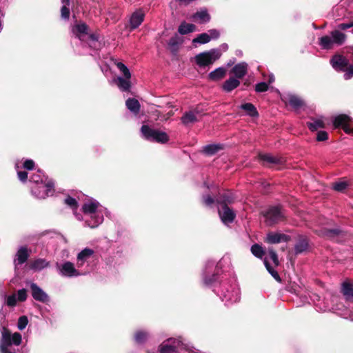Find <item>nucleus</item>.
<instances>
[{
  "label": "nucleus",
  "mask_w": 353,
  "mask_h": 353,
  "mask_svg": "<svg viewBox=\"0 0 353 353\" xmlns=\"http://www.w3.org/2000/svg\"><path fill=\"white\" fill-rule=\"evenodd\" d=\"M141 132L144 139L151 142L163 144L170 139L166 132L152 128L148 125H143L141 128Z\"/></svg>",
  "instance_id": "obj_1"
},
{
  "label": "nucleus",
  "mask_w": 353,
  "mask_h": 353,
  "mask_svg": "<svg viewBox=\"0 0 353 353\" xmlns=\"http://www.w3.org/2000/svg\"><path fill=\"white\" fill-rule=\"evenodd\" d=\"M220 57L221 53L218 50L212 49L196 54L194 59L196 65L201 68H204L212 65Z\"/></svg>",
  "instance_id": "obj_2"
},
{
  "label": "nucleus",
  "mask_w": 353,
  "mask_h": 353,
  "mask_svg": "<svg viewBox=\"0 0 353 353\" xmlns=\"http://www.w3.org/2000/svg\"><path fill=\"white\" fill-rule=\"evenodd\" d=\"M268 225H275L285 219L283 210L280 205L271 206L266 211L262 212Z\"/></svg>",
  "instance_id": "obj_3"
},
{
  "label": "nucleus",
  "mask_w": 353,
  "mask_h": 353,
  "mask_svg": "<svg viewBox=\"0 0 353 353\" xmlns=\"http://www.w3.org/2000/svg\"><path fill=\"white\" fill-rule=\"evenodd\" d=\"M320 235L327 239L340 242L347 236V232L340 228L332 229L323 228L321 230Z\"/></svg>",
  "instance_id": "obj_4"
},
{
  "label": "nucleus",
  "mask_w": 353,
  "mask_h": 353,
  "mask_svg": "<svg viewBox=\"0 0 353 353\" xmlns=\"http://www.w3.org/2000/svg\"><path fill=\"white\" fill-rule=\"evenodd\" d=\"M218 214L221 221L225 224L232 223L236 218L234 211L227 205L221 206V208L218 209Z\"/></svg>",
  "instance_id": "obj_5"
},
{
  "label": "nucleus",
  "mask_w": 353,
  "mask_h": 353,
  "mask_svg": "<svg viewBox=\"0 0 353 353\" xmlns=\"http://www.w3.org/2000/svg\"><path fill=\"white\" fill-rule=\"evenodd\" d=\"M258 157L263 165L266 166L283 165L285 163V159L283 157L273 156L270 154H259Z\"/></svg>",
  "instance_id": "obj_6"
},
{
  "label": "nucleus",
  "mask_w": 353,
  "mask_h": 353,
  "mask_svg": "<svg viewBox=\"0 0 353 353\" xmlns=\"http://www.w3.org/2000/svg\"><path fill=\"white\" fill-rule=\"evenodd\" d=\"M281 99L295 110H299L305 105L302 98L296 94H289Z\"/></svg>",
  "instance_id": "obj_7"
},
{
  "label": "nucleus",
  "mask_w": 353,
  "mask_h": 353,
  "mask_svg": "<svg viewBox=\"0 0 353 353\" xmlns=\"http://www.w3.org/2000/svg\"><path fill=\"white\" fill-rule=\"evenodd\" d=\"M332 67L339 71H346L348 66L347 59L343 55L336 54L330 60Z\"/></svg>",
  "instance_id": "obj_8"
},
{
  "label": "nucleus",
  "mask_w": 353,
  "mask_h": 353,
  "mask_svg": "<svg viewBox=\"0 0 353 353\" xmlns=\"http://www.w3.org/2000/svg\"><path fill=\"white\" fill-rule=\"evenodd\" d=\"M290 240L291 237L289 235L277 232H269L267 234L265 242L270 244H276L281 242H288Z\"/></svg>",
  "instance_id": "obj_9"
},
{
  "label": "nucleus",
  "mask_w": 353,
  "mask_h": 353,
  "mask_svg": "<svg viewBox=\"0 0 353 353\" xmlns=\"http://www.w3.org/2000/svg\"><path fill=\"white\" fill-rule=\"evenodd\" d=\"M309 249V239L305 235H299L296 243L294 245V252L296 255L302 254Z\"/></svg>",
  "instance_id": "obj_10"
},
{
  "label": "nucleus",
  "mask_w": 353,
  "mask_h": 353,
  "mask_svg": "<svg viewBox=\"0 0 353 353\" xmlns=\"http://www.w3.org/2000/svg\"><path fill=\"white\" fill-rule=\"evenodd\" d=\"M30 290L32 292V296L36 301L46 303L49 300V297L48 294L36 283H32L30 285Z\"/></svg>",
  "instance_id": "obj_11"
},
{
  "label": "nucleus",
  "mask_w": 353,
  "mask_h": 353,
  "mask_svg": "<svg viewBox=\"0 0 353 353\" xmlns=\"http://www.w3.org/2000/svg\"><path fill=\"white\" fill-rule=\"evenodd\" d=\"M60 272L62 276L66 277L77 276L80 274L79 271L74 268V264L70 261H67L61 265Z\"/></svg>",
  "instance_id": "obj_12"
},
{
  "label": "nucleus",
  "mask_w": 353,
  "mask_h": 353,
  "mask_svg": "<svg viewBox=\"0 0 353 353\" xmlns=\"http://www.w3.org/2000/svg\"><path fill=\"white\" fill-rule=\"evenodd\" d=\"M248 72V64L241 62L236 64L230 70V73L234 74V77L238 79L243 78Z\"/></svg>",
  "instance_id": "obj_13"
},
{
  "label": "nucleus",
  "mask_w": 353,
  "mask_h": 353,
  "mask_svg": "<svg viewBox=\"0 0 353 353\" xmlns=\"http://www.w3.org/2000/svg\"><path fill=\"white\" fill-rule=\"evenodd\" d=\"M144 17L145 14L141 10L133 12L130 20V29L134 30L137 28L143 21Z\"/></svg>",
  "instance_id": "obj_14"
},
{
  "label": "nucleus",
  "mask_w": 353,
  "mask_h": 353,
  "mask_svg": "<svg viewBox=\"0 0 353 353\" xmlns=\"http://www.w3.org/2000/svg\"><path fill=\"white\" fill-rule=\"evenodd\" d=\"M29 256L30 252L28 248L26 246L21 247L16 254V259H14L15 265H22L25 263Z\"/></svg>",
  "instance_id": "obj_15"
},
{
  "label": "nucleus",
  "mask_w": 353,
  "mask_h": 353,
  "mask_svg": "<svg viewBox=\"0 0 353 353\" xmlns=\"http://www.w3.org/2000/svg\"><path fill=\"white\" fill-rule=\"evenodd\" d=\"M183 43V39L175 34L172 37L168 44L172 53L176 54L179 50V46Z\"/></svg>",
  "instance_id": "obj_16"
},
{
  "label": "nucleus",
  "mask_w": 353,
  "mask_h": 353,
  "mask_svg": "<svg viewBox=\"0 0 353 353\" xmlns=\"http://www.w3.org/2000/svg\"><path fill=\"white\" fill-rule=\"evenodd\" d=\"M227 73V70L223 67H219L209 73L208 78L212 81H219L223 79Z\"/></svg>",
  "instance_id": "obj_17"
},
{
  "label": "nucleus",
  "mask_w": 353,
  "mask_h": 353,
  "mask_svg": "<svg viewBox=\"0 0 353 353\" xmlns=\"http://www.w3.org/2000/svg\"><path fill=\"white\" fill-rule=\"evenodd\" d=\"M341 293L345 296L347 301L353 303V284L348 282L345 281L341 285Z\"/></svg>",
  "instance_id": "obj_18"
},
{
  "label": "nucleus",
  "mask_w": 353,
  "mask_h": 353,
  "mask_svg": "<svg viewBox=\"0 0 353 353\" xmlns=\"http://www.w3.org/2000/svg\"><path fill=\"white\" fill-rule=\"evenodd\" d=\"M240 81L234 77H230L222 85V89L225 92H230L240 85Z\"/></svg>",
  "instance_id": "obj_19"
},
{
  "label": "nucleus",
  "mask_w": 353,
  "mask_h": 353,
  "mask_svg": "<svg viewBox=\"0 0 353 353\" xmlns=\"http://www.w3.org/2000/svg\"><path fill=\"white\" fill-rule=\"evenodd\" d=\"M352 121V119L347 114H339L336 117L333 121V125L334 128H343L347 125V123H350Z\"/></svg>",
  "instance_id": "obj_20"
},
{
  "label": "nucleus",
  "mask_w": 353,
  "mask_h": 353,
  "mask_svg": "<svg viewBox=\"0 0 353 353\" xmlns=\"http://www.w3.org/2000/svg\"><path fill=\"white\" fill-rule=\"evenodd\" d=\"M49 265V262L44 259H37L29 263V268L35 272L41 271Z\"/></svg>",
  "instance_id": "obj_21"
},
{
  "label": "nucleus",
  "mask_w": 353,
  "mask_h": 353,
  "mask_svg": "<svg viewBox=\"0 0 353 353\" xmlns=\"http://www.w3.org/2000/svg\"><path fill=\"white\" fill-rule=\"evenodd\" d=\"M234 201V197L231 192H224L220 194L219 197L216 199V203L221 206L232 203Z\"/></svg>",
  "instance_id": "obj_22"
},
{
  "label": "nucleus",
  "mask_w": 353,
  "mask_h": 353,
  "mask_svg": "<svg viewBox=\"0 0 353 353\" xmlns=\"http://www.w3.org/2000/svg\"><path fill=\"white\" fill-rule=\"evenodd\" d=\"M193 19L199 23H205L210 21V15L207 10L196 12L193 14Z\"/></svg>",
  "instance_id": "obj_23"
},
{
  "label": "nucleus",
  "mask_w": 353,
  "mask_h": 353,
  "mask_svg": "<svg viewBox=\"0 0 353 353\" xmlns=\"http://www.w3.org/2000/svg\"><path fill=\"white\" fill-rule=\"evenodd\" d=\"M181 123L184 125H188L190 123H194L198 121V119L194 115V112L188 111L185 112L181 118Z\"/></svg>",
  "instance_id": "obj_24"
},
{
  "label": "nucleus",
  "mask_w": 353,
  "mask_h": 353,
  "mask_svg": "<svg viewBox=\"0 0 353 353\" xmlns=\"http://www.w3.org/2000/svg\"><path fill=\"white\" fill-rule=\"evenodd\" d=\"M240 108L245 111L247 114L251 117H258L259 116L256 108L251 103H245Z\"/></svg>",
  "instance_id": "obj_25"
},
{
  "label": "nucleus",
  "mask_w": 353,
  "mask_h": 353,
  "mask_svg": "<svg viewBox=\"0 0 353 353\" xmlns=\"http://www.w3.org/2000/svg\"><path fill=\"white\" fill-rule=\"evenodd\" d=\"M330 34L333 43L339 46L342 45L346 39V35L338 30L332 31Z\"/></svg>",
  "instance_id": "obj_26"
},
{
  "label": "nucleus",
  "mask_w": 353,
  "mask_h": 353,
  "mask_svg": "<svg viewBox=\"0 0 353 353\" xmlns=\"http://www.w3.org/2000/svg\"><path fill=\"white\" fill-rule=\"evenodd\" d=\"M196 30L195 25L192 23H188L185 21L181 22L178 28V32L182 35L193 32Z\"/></svg>",
  "instance_id": "obj_27"
},
{
  "label": "nucleus",
  "mask_w": 353,
  "mask_h": 353,
  "mask_svg": "<svg viewBox=\"0 0 353 353\" xmlns=\"http://www.w3.org/2000/svg\"><path fill=\"white\" fill-rule=\"evenodd\" d=\"M127 108L132 112L137 114L140 111V103L139 101L134 98H129L125 101Z\"/></svg>",
  "instance_id": "obj_28"
},
{
  "label": "nucleus",
  "mask_w": 353,
  "mask_h": 353,
  "mask_svg": "<svg viewBox=\"0 0 353 353\" xmlns=\"http://www.w3.org/2000/svg\"><path fill=\"white\" fill-rule=\"evenodd\" d=\"M222 149L223 147L220 144H210L203 147V152L207 155L212 156Z\"/></svg>",
  "instance_id": "obj_29"
},
{
  "label": "nucleus",
  "mask_w": 353,
  "mask_h": 353,
  "mask_svg": "<svg viewBox=\"0 0 353 353\" xmlns=\"http://www.w3.org/2000/svg\"><path fill=\"white\" fill-rule=\"evenodd\" d=\"M117 85L122 91H128L131 87L130 79L119 77L117 78Z\"/></svg>",
  "instance_id": "obj_30"
},
{
  "label": "nucleus",
  "mask_w": 353,
  "mask_h": 353,
  "mask_svg": "<svg viewBox=\"0 0 353 353\" xmlns=\"http://www.w3.org/2000/svg\"><path fill=\"white\" fill-rule=\"evenodd\" d=\"M94 254L93 250L90 248H85L81 250L77 255V260L83 263Z\"/></svg>",
  "instance_id": "obj_31"
},
{
  "label": "nucleus",
  "mask_w": 353,
  "mask_h": 353,
  "mask_svg": "<svg viewBox=\"0 0 353 353\" xmlns=\"http://www.w3.org/2000/svg\"><path fill=\"white\" fill-rule=\"evenodd\" d=\"M334 43L332 41V37L329 36H323L321 38H320L319 45L322 47L323 49L329 50L332 48Z\"/></svg>",
  "instance_id": "obj_32"
},
{
  "label": "nucleus",
  "mask_w": 353,
  "mask_h": 353,
  "mask_svg": "<svg viewBox=\"0 0 353 353\" xmlns=\"http://www.w3.org/2000/svg\"><path fill=\"white\" fill-rule=\"evenodd\" d=\"M250 250L252 254L259 259H262L265 255V251L263 250L262 246L258 243L252 245Z\"/></svg>",
  "instance_id": "obj_33"
},
{
  "label": "nucleus",
  "mask_w": 353,
  "mask_h": 353,
  "mask_svg": "<svg viewBox=\"0 0 353 353\" xmlns=\"http://www.w3.org/2000/svg\"><path fill=\"white\" fill-rule=\"evenodd\" d=\"M98 205L99 203L95 202L85 203L82 207V210L85 214H93L96 212Z\"/></svg>",
  "instance_id": "obj_34"
},
{
  "label": "nucleus",
  "mask_w": 353,
  "mask_h": 353,
  "mask_svg": "<svg viewBox=\"0 0 353 353\" xmlns=\"http://www.w3.org/2000/svg\"><path fill=\"white\" fill-rule=\"evenodd\" d=\"M210 41V37L208 33H201L193 39L192 43L205 44Z\"/></svg>",
  "instance_id": "obj_35"
},
{
  "label": "nucleus",
  "mask_w": 353,
  "mask_h": 353,
  "mask_svg": "<svg viewBox=\"0 0 353 353\" xmlns=\"http://www.w3.org/2000/svg\"><path fill=\"white\" fill-rule=\"evenodd\" d=\"M264 265L268 271V272L272 276V277L278 282L281 283L282 281L281 278L280 277L277 271H276L270 264V263L267 261V259L264 260Z\"/></svg>",
  "instance_id": "obj_36"
},
{
  "label": "nucleus",
  "mask_w": 353,
  "mask_h": 353,
  "mask_svg": "<svg viewBox=\"0 0 353 353\" xmlns=\"http://www.w3.org/2000/svg\"><path fill=\"white\" fill-rule=\"evenodd\" d=\"M148 337V333L143 330H138L134 334V340L137 343H145Z\"/></svg>",
  "instance_id": "obj_37"
},
{
  "label": "nucleus",
  "mask_w": 353,
  "mask_h": 353,
  "mask_svg": "<svg viewBox=\"0 0 353 353\" xmlns=\"http://www.w3.org/2000/svg\"><path fill=\"white\" fill-rule=\"evenodd\" d=\"M2 337L1 339V342L6 343V345H12V335L11 332L8 329L3 327L1 331Z\"/></svg>",
  "instance_id": "obj_38"
},
{
  "label": "nucleus",
  "mask_w": 353,
  "mask_h": 353,
  "mask_svg": "<svg viewBox=\"0 0 353 353\" xmlns=\"http://www.w3.org/2000/svg\"><path fill=\"white\" fill-rule=\"evenodd\" d=\"M176 352V347L168 343H162L159 346L160 353H174Z\"/></svg>",
  "instance_id": "obj_39"
},
{
  "label": "nucleus",
  "mask_w": 353,
  "mask_h": 353,
  "mask_svg": "<svg viewBox=\"0 0 353 353\" xmlns=\"http://www.w3.org/2000/svg\"><path fill=\"white\" fill-rule=\"evenodd\" d=\"M307 126L311 131L314 132L319 128H324L325 123L321 120L316 119L312 123H307Z\"/></svg>",
  "instance_id": "obj_40"
},
{
  "label": "nucleus",
  "mask_w": 353,
  "mask_h": 353,
  "mask_svg": "<svg viewBox=\"0 0 353 353\" xmlns=\"http://www.w3.org/2000/svg\"><path fill=\"white\" fill-rule=\"evenodd\" d=\"M116 65L118 69L123 73L125 79H130L131 78L130 72L125 64L122 62H117Z\"/></svg>",
  "instance_id": "obj_41"
},
{
  "label": "nucleus",
  "mask_w": 353,
  "mask_h": 353,
  "mask_svg": "<svg viewBox=\"0 0 353 353\" xmlns=\"http://www.w3.org/2000/svg\"><path fill=\"white\" fill-rule=\"evenodd\" d=\"M219 277V274L217 273H214L210 276H205L203 279V283L205 285H211L214 283H215Z\"/></svg>",
  "instance_id": "obj_42"
},
{
  "label": "nucleus",
  "mask_w": 353,
  "mask_h": 353,
  "mask_svg": "<svg viewBox=\"0 0 353 353\" xmlns=\"http://www.w3.org/2000/svg\"><path fill=\"white\" fill-rule=\"evenodd\" d=\"M64 202L66 205L70 206L73 210H77L79 207L77 201L74 198H73L70 196H68L65 199Z\"/></svg>",
  "instance_id": "obj_43"
},
{
  "label": "nucleus",
  "mask_w": 353,
  "mask_h": 353,
  "mask_svg": "<svg viewBox=\"0 0 353 353\" xmlns=\"http://www.w3.org/2000/svg\"><path fill=\"white\" fill-rule=\"evenodd\" d=\"M347 186L348 183L346 181H339L332 184V188L337 192H343Z\"/></svg>",
  "instance_id": "obj_44"
},
{
  "label": "nucleus",
  "mask_w": 353,
  "mask_h": 353,
  "mask_svg": "<svg viewBox=\"0 0 353 353\" xmlns=\"http://www.w3.org/2000/svg\"><path fill=\"white\" fill-rule=\"evenodd\" d=\"M74 29L79 34H88L89 27L85 23H81L75 25Z\"/></svg>",
  "instance_id": "obj_45"
},
{
  "label": "nucleus",
  "mask_w": 353,
  "mask_h": 353,
  "mask_svg": "<svg viewBox=\"0 0 353 353\" xmlns=\"http://www.w3.org/2000/svg\"><path fill=\"white\" fill-rule=\"evenodd\" d=\"M202 201L203 205L208 207H211L215 202H216V199L215 200L212 196L210 194L203 195Z\"/></svg>",
  "instance_id": "obj_46"
},
{
  "label": "nucleus",
  "mask_w": 353,
  "mask_h": 353,
  "mask_svg": "<svg viewBox=\"0 0 353 353\" xmlns=\"http://www.w3.org/2000/svg\"><path fill=\"white\" fill-rule=\"evenodd\" d=\"M28 323V319L26 316H21L18 319L17 327L19 330H23L26 328Z\"/></svg>",
  "instance_id": "obj_47"
},
{
  "label": "nucleus",
  "mask_w": 353,
  "mask_h": 353,
  "mask_svg": "<svg viewBox=\"0 0 353 353\" xmlns=\"http://www.w3.org/2000/svg\"><path fill=\"white\" fill-rule=\"evenodd\" d=\"M268 254L275 266H278L279 265V261L276 251L272 248H269Z\"/></svg>",
  "instance_id": "obj_48"
},
{
  "label": "nucleus",
  "mask_w": 353,
  "mask_h": 353,
  "mask_svg": "<svg viewBox=\"0 0 353 353\" xmlns=\"http://www.w3.org/2000/svg\"><path fill=\"white\" fill-rule=\"evenodd\" d=\"M268 88H269V86L267 83L261 82V83L256 84L254 90L256 92H266L267 90H268Z\"/></svg>",
  "instance_id": "obj_49"
},
{
  "label": "nucleus",
  "mask_w": 353,
  "mask_h": 353,
  "mask_svg": "<svg viewBox=\"0 0 353 353\" xmlns=\"http://www.w3.org/2000/svg\"><path fill=\"white\" fill-rule=\"evenodd\" d=\"M328 133L326 132V131H324V130H320V131H318L317 133H316V141H327L328 139Z\"/></svg>",
  "instance_id": "obj_50"
},
{
  "label": "nucleus",
  "mask_w": 353,
  "mask_h": 353,
  "mask_svg": "<svg viewBox=\"0 0 353 353\" xmlns=\"http://www.w3.org/2000/svg\"><path fill=\"white\" fill-rule=\"evenodd\" d=\"M21 340H22V338H21V334L20 333L14 332L12 335V338H11L12 344H14L15 345H19L21 343Z\"/></svg>",
  "instance_id": "obj_51"
},
{
  "label": "nucleus",
  "mask_w": 353,
  "mask_h": 353,
  "mask_svg": "<svg viewBox=\"0 0 353 353\" xmlns=\"http://www.w3.org/2000/svg\"><path fill=\"white\" fill-rule=\"evenodd\" d=\"M70 12L69 7L63 6L61 8V18L65 20H68L70 18Z\"/></svg>",
  "instance_id": "obj_52"
},
{
  "label": "nucleus",
  "mask_w": 353,
  "mask_h": 353,
  "mask_svg": "<svg viewBox=\"0 0 353 353\" xmlns=\"http://www.w3.org/2000/svg\"><path fill=\"white\" fill-rule=\"evenodd\" d=\"M18 298L17 300L21 302H23L27 299V290L26 289L19 290L17 291Z\"/></svg>",
  "instance_id": "obj_53"
},
{
  "label": "nucleus",
  "mask_w": 353,
  "mask_h": 353,
  "mask_svg": "<svg viewBox=\"0 0 353 353\" xmlns=\"http://www.w3.org/2000/svg\"><path fill=\"white\" fill-rule=\"evenodd\" d=\"M17 299L14 294L8 296L6 299V304L9 307H14L17 305Z\"/></svg>",
  "instance_id": "obj_54"
},
{
  "label": "nucleus",
  "mask_w": 353,
  "mask_h": 353,
  "mask_svg": "<svg viewBox=\"0 0 353 353\" xmlns=\"http://www.w3.org/2000/svg\"><path fill=\"white\" fill-rule=\"evenodd\" d=\"M35 163L32 159H27L23 162V167L28 170H32L34 168Z\"/></svg>",
  "instance_id": "obj_55"
},
{
  "label": "nucleus",
  "mask_w": 353,
  "mask_h": 353,
  "mask_svg": "<svg viewBox=\"0 0 353 353\" xmlns=\"http://www.w3.org/2000/svg\"><path fill=\"white\" fill-rule=\"evenodd\" d=\"M339 29L345 30L346 29L353 28V20L349 23H342L338 25Z\"/></svg>",
  "instance_id": "obj_56"
},
{
  "label": "nucleus",
  "mask_w": 353,
  "mask_h": 353,
  "mask_svg": "<svg viewBox=\"0 0 353 353\" xmlns=\"http://www.w3.org/2000/svg\"><path fill=\"white\" fill-rule=\"evenodd\" d=\"M17 175L19 180L22 182H26L28 179V172L26 171H19Z\"/></svg>",
  "instance_id": "obj_57"
},
{
  "label": "nucleus",
  "mask_w": 353,
  "mask_h": 353,
  "mask_svg": "<svg viewBox=\"0 0 353 353\" xmlns=\"http://www.w3.org/2000/svg\"><path fill=\"white\" fill-rule=\"evenodd\" d=\"M209 33L210 34H208L210 37V39H218L220 36V32L216 29L210 30Z\"/></svg>",
  "instance_id": "obj_58"
},
{
  "label": "nucleus",
  "mask_w": 353,
  "mask_h": 353,
  "mask_svg": "<svg viewBox=\"0 0 353 353\" xmlns=\"http://www.w3.org/2000/svg\"><path fill=\"white\" fill-rule=\"evenodd\" d=\"M346 73L345 74L344 77L345 79H350L353 77V65H350L349 67H347L346 70Z\"/></svg>",
  "instance_id": "obj_59"
},
{
  "label": "nucleus",
  "mask_w": 353,
  "mask_h": 353,
  "mask_svg": "<svg viewBox=\"0 0 353 353\" xmlns=\"http://www.w3.org/2000/svg\"><path fill=\"white\" fill-rule=\"evenodd\" d=\"M11 345H6V343L1 342L0 344V350L1 353H8L10 352L8 350V347L10 346Z\"/></svg>",
  "instance_id": "obj_60"
},
{
  "label": "nucleus",
  "mask_w": 353,
  "mask_h": 353,
  "mask_svg": "<svg viewBox=\"0 0 353 353\" xmlns=\"http://www.w3.org/2000/svg\"><path fill=\"white\" fill-rule=\"evenodd\" d=\"M30 181L39 183L40 181H42V179L39 174H33L30 178Z\"/></svg>",
  "instance_id": "obj_61"
},
{
  "label": "nucleus",
  "mask_w": 353,
  "mask_h": 353,
  "mask_svg": "<svg viewBox=\"0 0 353 353\" xmlns=\"http://www.w3.org/2000/svg\"><path fill=\"white\" fill-rule=\"evenodd\" d=\"M342 129L346 134H351L352 128L350 127L349 123H347V125L344 126Z\"/></svg>",
  "instance_id": "obj_62"
},
{
  "label": "nucleus",
  "mask_w": 353,
  "mask_h": 353,
  "mask_svg": "<svg viewBox=\"0 0 353 353\" xmlns=\"http://www.w3.org/2000/svg\"><path fill=\"white\" fill-rule=\"evenodd\" d=\"M190 111L194 112V115H196V117H197V115H199L201 113V110H199V108L198 107H196V108H194V110H190Z\"/></svg>",
  "instance_id": "obj_63"
},
{
  "label": "nucleus",
  "mask_w": 353,
  "mask_h": 353,
  "mask_svg": "<svg viewBox=\"0 0 353 353\" xmlns=\"http://www.w3.org/2000/svg\"><path fill=\"white\" fill-rule=\"evenodd\" d=\"M63 6H65L67 7H69L70 4V0H61Z\"/></svg>",
  "instance_id": "obj_64"
}]
</instances>
